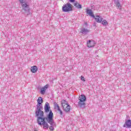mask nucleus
Here are the masks:
<instances>
[{
    "mask_svg": "<svg viewBox=\"0 0 131 131\" xmlns=\"http://www.w3.org/2000/svg\"><path fill=\"white\" fill-rule=\"evenodd\" d=\"M35 115L37 117V122L39 125H43L44 129H48L49 128V124L46 121L47 117H44L45 113L41 110H36Z\"/></svg>",
    "mask_w": 131,
    "mask_h": 131,
    "instance_id": "f257e3e1",
    "label": "nucleus"
},
{
    "mask_svg": "<svg viewBox=\"0 0 131 131\" xmlns=\"http://www.w3.org/2000/svg\"><path fill=\"white\" fill-rule=\"evenodd\" d=\"M50 109V104L48 102H46L44 106V110L46 113H49V112L46 118V120L51 125H54V114H53V112Z\"/></svg>",
    "mask_w": 131,
    "mask_h": 131,
    "instance_id": "f03ea898",
    "label": "nucleus"
},
{
    "mask_svg": "<svg viewBox=\"0 0 131 131\" xmlns=\"http://www.w3.org/2000/svg\"><path fill=\"white\" fill-rule=\"evenodd\" d=\"M61 105L65 112L68 113L70 112V110H71V107L70 106V105H69L68 102H67L66 100H62Z\"/></svg>",
    "mask_w": 131,
    "mask_h": 131,
    "instance_id": "7ed1b4c3",
    "label": "nucleus"
},
{
    "mask_svg": "<svg viewBox=\"0 0 131 131\" xmlns=\"http://www.w3.org/2000/svg\"><path fill=\"white\" fill-rule=\"evenodd\" d=\"M62 12H71L73 11L72 8V5L70 3H67L62 6Z\"/></svg>",
    "mask_w": 131,
    "mask_h": 131,
    "instance_id": "20e7f679",
    "label": "nucleus"
},
{
    "mask_svg": "<svg viewBox=\"0 0 131 131\" xmlns=\"http://www.w3.org/2000/svg\"><path fill=\"white\" fill-rule=\"evenodd\" d=\"M79 102H78V105L80 107H82L85 105V101H86V97L84 95H81L79 97Z\"/></svg>",
    "mask_w": 131,
    "mask_h": 131,
    "instance_id": "39448f33",
    "label": "nucleus"
},
{
    "mask_svg": "<svg viewBox=\"0 0 131 131\" xmlns=\"http://www.w3.org/2000/svg\"><path fill=\"white\" fill-rule=\"evenodd\" d=\"M37 105L36 110H42L43 106H42V103L43 100H42V97H39L37 100Z\"/></svg>",
    "mask_w": 131,
    "mask_h": 131,
    "instance_id": "423d86ee",
    "label": "nucleus"
},
{
    "mask_svg": "<svg viewBox=\"0 0 131 131\" xmlns=\"http://www.w3.org/2000/svg\"><path fill=\"white\" fill-rule=\"evenodd\" d=\"M96 42H95L94 40H90L87 42V47H88V48H94Z\"/></svg>",
    "mask_w": 131,
    "mask_h": 131,
    "instance_id": "0eeeda50",
    "label": "nucleus"
},
{
    "mask_svg": "<svg viewBox=\"0 0 131 131\" xmlns=\"http://www.w3.org/2000/svg\"><path fill=\"white\" fill-rule=\"evenodd\" d=\"M123 127H126L127 128H131V120H126Z\"/></svg>",
    "mask_w": 131,
    "mask_h": 131,
    "instance_id": "6e6552de",
    "label": "nucleus"
},
{
    "mask_svg": "<svg viewBox=\"0 0 131 131\" xmlns=\"http://www.w3.org/2000/svg\"><path fill=\"white\" fill-rule=\"evenodd\" d=\"M93 18H94L95 21H96L97 23H102V21H103V17L99 15L94 16Z\"/></svg>",
    "mask_w": 131,
    "mask_h": 131,
    "instance_id": "1a4fd4ad",
    "label": "nucleus"
},
{
    "mask_svg": "<svg viewBox=\"0 0 131 131\" xmlns=\"http://www.w3.org/2000/svg\"><path fill=\"white\" fill-rule=\"evenodd\" d=\"M48 88H49V85H46L44 87L41 89L40 94L41 95H45V93H46V91L48 90Z\"/></svg>",
    "mask_w": 131,
    "mask_h": 131,
    "instance_id": "9d476101",
    "label": "nucleus"
},
{
    "mask_svg": "<svg viewBox=\"0 0 131 131\" xmlns=\"http://www.w3.org/2000/svg\"><path fill=\"white\" fill-rule=\"evenodd\" d=\"M54 108L55 109H56V110H58L59 111L60 115H62L63 114V113L62 112V111L60 109V107L59 106V104L57 103H54Z\"/></svg>",
    "mask_w": 131,
    "mask_h": 131,
    "instance_id": "9b49d317",
    "label": "nucleus"
},
{
    "mask_svg": "<svg viewBox=\"0 0 131 131\" xmlns=\"http://www.w3.org/2000/svg\"><path fill=\"white\" fill-rule=\"evenodd\" d=\"M38 69L36 66H34L31 67V71L32 73H36Z\"/></svg>",
    "mask_w": 131,
    "mask_h": 131,
    "instance_id": "f8f14e48",
    "label": "nucleus"
},
{
    "mask_svg": "<svg viewBox=\"0 0 131 131\" xmlns=\"http://www.w3.org/2000/svg\"><path fill=\"white\" fill-rule=\"evenodd\" d=\"M21 4V6L23 8V10H24V11H25L26 9H27V8H29V5L27 4V3H25V2L20 3Z\"/></svg>",
    "mask_w": 131,
    "mask_h": 131,
    "instance_id": "ddd939ff",
    "label": "nucleus"
},
{
    "mask_svg": "<svg viewBox=\"0 0 131 131\" xmlns=\"http://www.w3.org/2000/svg\"><path fill=\"white\" fill-rule=\"evenodd\" d=\"M86 13L87 14H88V15H90V16H91V17H93V18L94 17H95V15H94V13H93V11H92V10L87 9Z\"/></svg>",
    "mask_w": 131,
    "mask_h": 131,
    "instance_id": "4468645a",
    "label": "nucleus"
},
{
    "mask_svg": "<svg viewBox=\"0 0 131 131\" xmlns=\"http://www.w3.org/2000/svg\"><path fill=\"white\" fill-rule=\"evenodd\" d=\"M74 7H75V8H77V9H81L82 7H81V5L79 4V3L76 2L74 4Z\"/></svg>",
    "mask_w": 131,
    "mask_h": 131,
    "instance_id": "2eb2a0df",
    "label": "nucleus"
},
{
    "mask_svg": "<svg viewBox=\"0 0 131 131\" xmlns=\"http://www.w3.org/2000/svg\"><path fill=\"white\" fill-rule=\"evenodd\" d=\"M90 31H89V30L88 29H82L81 30V31H80V32L81 33H88V32H89Z\"/></svg>",
    "mask_w": 131,
    "mask_h": 131,
    "instance_id": "dca6fc26",
    "label": "nucleus"
},
{
    "mask_svg": "<svg viewBox=\"0 0 131 131\" xmlns=\"http://www.w3.org/2000/svg\"><path fill=\"white\" fill-rule=\"evenodd\" d=\"M101 22L102 25H104L105 26H106V25H108V21L104 19Z\"/></svg>",
    "mask_w": 131,
    "mask_h": 131,
    "instance_id": "f3484780",
    "label": "nucleus"
},
{
    "mask_svg": "<svg viewBox=\"0 0 131 131\" xmlns=\"http://www.w3.org/2000/svg\"><path fill=\"white\" fill-rule=\"evenodd\" d=\"M116 6L118 7V9H121V5L120 4V3L117 2L116 3Z\"/></svg>",
    "mask_w": 131,
    "mask_h": 131,
    "instance_id": "a211bd4d",
    "label": "nucleus"
},
{
    "mask_svg": "<svg viewBox=\"0 0 131 131\" xmlns=\"http://www.w3.org/2000/svg\"><path fill=\"white\" fill-rule=\"evenodd\" d=\"M49 129H50V130L53 131V130H54V129H55V128H54V127L53 126H51L49 127Z\"/></svg>",
    "mask_w": 131,
    "mask_h": 131,
    "instance_id": "6ab92c4d",
    "label": "nucleus"
},
{
    "mask_svg": "<svg viewBox=\"0 0 131 131\" xmlns=\"http://www.w3.org/2000/svg\"><path fill=\"white\" fill-rule=\"evenodd\" d=\"M81 80H82L83 81H85V79H84V77L83 76H81Z\"/></svg>",
    "mask_w": 131,
    "mask_h": 131,
    "instance_id": "aec40b11",
    "label": "nucleus"
},
{
    "mask_svg": "<svg viewBox=\"0 0 131 131\" xmlns=\"http://www.w3.org/2000/svg\"><path fill=\"white\" fill-rule=\"evenodd\" d=\"M19 1L20 2V4H21L22 3H24V2H25V0H19Z\"/></svg>",
    "mask_w": 131,
    "mask_h": 131,
    "instance_id": "412c9836",
    "label": "nucleus"
},
{
    "mask_svg": "<svg viewBox=\"0 0 131 131\" xmlns=\"http://www.w3.org/2000/svg\"><path fill=\"white\" fill-rule=\"evenodd\" d=\"M70 3H74L75 2V0H69Z\"/></svg>",
    "mask_w": 131,
    "mask_h": 131,
    "instance_id": "4be33fe9",
    "label": "nucleus"
},
{
    "mask_svg": "<svg viewBox=\"0 0 131 131\" xmlns=\"http://www.w3.org/2000/svg\"><path fill=\"white\" fill-rule=\"evenodd\" d=\"M34 131H37V130H34Z\"/></svg>",
    "mask_w": 131,
    "mask_h": 131,
    "instance_id": "5701e85b",
    "label": "nucleus"
}]
</instances>
